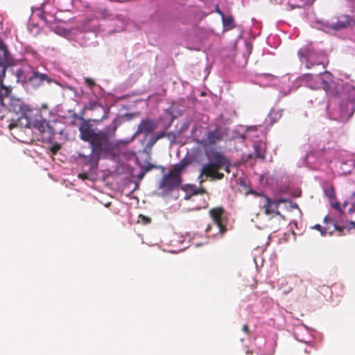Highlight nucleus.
Returning a JSON list of instances; mask_svg holds the SVG:
<instances>
[{"instance_id": "nucleus-1", "label": "nucleus", "mask_w": 355, "mask_h": 355, "mask_svg": "<svg viewBox=\"0 0 355 355\" xmlns=\"http://www.w3.org/2000/svg\"><path fill=\"white\" fill-rule=\"evenodd\" d=\"M298 56L307 69H313L315 73H308L299 77L296 83L304 84L312 89L322 88L325 93L331 96L328 109L334 104L330 114L334 120L347 121L355 111V86L342 80L335 82L332 75L325 71L328 62L326 55L315 50L311 43L302 47L298 51Z\"/></svg>"}, {"instance_id": "nucleus-2", "label": "nucleus", "mask_w": 355, "mask_h": 355, "mask_svg": "<svg viewBox=\"0 0 355 355\" xmlns=\"http://www.w3.org/2000/svg\"><path fill=\"white\" fill-rule=\"evenodd\" d=\"M118 125L114 119L108 126L96 132L88 122L83 121L80 123L78 128L80 138L89 143L92 151L88 156L79 154V157L84 159L83 162L89 166V170L96 169L100 158L108 156L117 145L114 139Z\"/></svg>"}, {"instance_id": "nucleus-3", "label": "nucleus", "mask_w": 355, "mask_h": 355, "mask_svg": "<svg viewBox=\"0 0 355 355\" xmlns=\"http://www.w3.org/2000/svg\"><path fill=\"white\" fill-rule=\"evenodd\" d=\"M205 155L208 162L202 164L198 180L200 184L204 182L207 178H210L212 180H221L224 175L219 173L220 169L224 168L230 173V163L229 160L220 153L214 148L205 149Z\"/></svg>"}, {"instance_id": "nucleus-4", "label": "nucleus", "mask_w": 355, "mask_h": 355, "mask_svg": "<svg viewBox=\"0 0 355 355\" xmlns=\"http://www.w3.org/2000/svg\"><path fill=\"white\" fill-rule=\"evenodd\" d=\"M346 154L347 153L343 150L312 151L309 152L299 164L300 166H304L312 170H323L334 159L345 163L347 159L344 157Z\"/></svg>"}, {"instance_id": "nucleus-5", "label": "nucleus", "mask_w": 355, "mask_h": 355, "mask_svg": "<svg viewBox=\"0 0 355 355\" xmlns=\"http://www.w3.org/2000/svg\"><path fill=\"white\" fill-rule=\"evenodd\" d=\"M18 83L24 87L37 89L42 86L44 82L51 83L53 79L47 74L39 72L37 69L29 65H24L15 72Z\"/></svg>"}, {"instance_id": "nucleus-6", "label": "nucleus", "mask_w": 355, "mask_h": 355, "mask_svg": "<svg viewBox=\"0 0 355 355\" xmlns=\"http://www.w3.org/2000/svg\"><path fill=\"white\" fill-rule=\"evenodd\" d=\"M8 53L6 46L0 39V98H1L3 105H6L8 99L12 98L10 96L11 89L5 87L3 84V79L5 76L8 62Z\"/></svg>"}, {"instance_id": "nucleus-7", "label": "nucleus", "mask_w": 355, "mask_h": 355, "mask_svg": "<svg viewBox=\"0 0 355 355\" xmlns=\"http://www.w3.org/2000/svg\"><path fill=\"white\" fill-rule=\"evenodd\" d=\"M101 16L105 19H108L112 21L111 26H113L114 28L110 31L112 33H119L123 31L128 28L129 26L134 25L131 23L130 19L124 15H116L112 17L111 14L106 9H103L100 11Z\"/></svg>"}, {"instance_id": "nucleus-8", "label": "nucleus", "mask_w": 355, "mask_h": 355, "mask_svg": "<svg viewBox=\"0 0 355 355\" xmlns=\"http://www.w3.org/2000/svg\"><path fill=\"white\" fill-rule=\"evenodd\" d=\"M182 179L168 173L163 176L159 182V188L162 190L160 195L166 196L177 191L181 187Z\"/></svg>"}, {"instance_id": "nucleus-9", "label": "nucleus", "mask_w": 355, "mask_h": 355, "mask_svg": "<svg viewBox=\"0 0 355 355\" xmlns=\"http://www.w3.org/2000/svg\"><path fill=\"white\" fill-rule=\"evenodd\" d=\"M15 127L35 128L40 132H44L48 127V124L45 120L40 119L33 120L28 115L27 117L19 118L17 121L9 125L10 130Z\"/></svg>"}, {"instance_id": "nucleus-10", "label": "nucleus", "mask_w": 355, "mask_h": 355, "mask_svg": "<svg viewBox=\"0 0 355 355\" xmlns=\"http://www.w3.org/2000/svg\"><path fill=\"white\" fill-rule=\"evenodd\" d=\"M209 214L213 220V224L209 225L206 232H209L213 227H216L217 232L212 234V236H216L218 233L223 234L226 231L224 225L223 210L222 208H214L209 211Z\"/></svg>"}, {"instance_id": "nucleus-11", "label": "nucleus", "mask_w": 355, "mask_h": 355, "mask_svg": "<svg viewBox=\"0 0 355 355\" xmlns=\"http://www.w3.org/2000/svg\"><path fill=\"white\" fill-rule=\"evenodd\" d=\"M226 135L225 130L221 127H217L214 130L209 131L205 138H203L199 143L205 149L212 148L211 146L221 141Z\"/></svg>"}, {"instance_id": "nucleus-12", "label": "nucleus", "mask_w": 355, "mask_h": 355, "mask_svg": "<svg viewBox=\"0 0 355 355\" xmlns=\"http://www.w3.org/2000/svg\"><path fill=\"white\" fill-rule=\"evenodd\" d=\"M6 105L10 107V110L19 115L17 119L27 117L32 111V108L30 106L25 104L21 99L14 97L9 98Z\"/></svg>"}, {"instance_id": "nucleus-13", "label": "nucleus", "mask_w": 355, "mask_h": 355, "mask_svg": "<svg viewBox=\"0 0 355 355\" xmlns=\"http://www.w3.org/2000/svg\"><path fill=\"white\" fill-rule=\"evenodd\" d=\"M314 330L307 326L300 324L295 327L293 335L296 340L302 343H309L313 339Z\"/></svg>"}, {"instance_id": "nucleus-14", "label": "nucleus", "mask_w": 355, "mask_h": 355, "mask_svg": "<svg viewBox=\"0 0 355 355\" xmlns=\"http://www.w3.org/2000/svg\"><path fill=\"white\" fill-rule=\"evenodd\" d=\"M258 196L263 198V202L261 207L265 209L264 212L266 215L275 214L284 218V216L279 211V204L276 199H272L263 193H259Z\"/></svg>"}, {"instance_id": "nucleus-15", "label": "nucleus", "mask_w": 355, "mask_h": 355, "mask_svg": "<svg viewBox=\"0 0 355 355\" xmlns=\"http://www.w3.org/2000/svg\"><path fill=\"white\" fill-rule=\"evenodd\" d=\"M156 126V123L153 120L150 118H145L142 119L138 125L137 130L134 134V137L140 134L148 135L155 130Z\"/></svg>"}, {"instance_id": "nucleus-16", "label": "nucleus", "mask_w": 355, "mask_h": 355, "mask_svg": "<svg viewBox=\"0 0 355 355\" xmlns=\"http://www.w3.org/2000/svg\"><path fill=\"white\" fill-rule=\"evenodd\" d=\"M97 22L92 19H88L84 24L82 25L81 31L77 35V40H80L85 39L87 36V32H91L93 35L94 33L97 29Z\"/></svg>"}, {"instance_id": "nucleus-17", "label": "nucleus", "mask_w": 355, "mask_h": 355, "mask_svg": "<svg viewBox=\"0 0 355 355\" xmlns=\"http://www.w3.org/2000/svg\"><path fill=\"white\" fill-rule=\"evenodd\" d=\"M275 80V77L269 73H263L257 78V83L262 87L270 86Z\"/></svg>"}, {"instance_id": "nucleus-18", "label": "nucleus", "mask_w": 355, "mask_h": 355, "mask_svg": "<svg viewBox=\"0 0 355 355\" xmlns=\"http://www.w3.org/2000/svg\"><path fill=\"white\" fill-rule=\"evenodd\" d=\"M347 26H350L355 29V20L349 16H345L343 19H340L338 21L335 28L336 29H339Z\"/></svg>"}, {"instance_id": "nucleus-19", "label": "nucleus", "mask_w": 355, "mask_h": 355, "mask_svg": "<svg viewBox=\"0 0 355 355\" xmlns=\"http://www.w3.org/2000/svg\"><path fill=\"white\" fill-rule=\"evenodd\" d=\"M187 166V162L184 160H182L174 165L169 173L177 178H181L182 173Z\"/></svg>"}, {"instance_id": "nucleus-20", "label": "nucleus", "mask_w": 355, "mask_h": 355, "mask_svg": "<svg viewBox=\"0 0 355 355\" xmlns=\"http://www.w3.org/2000/svg\"><path fill=\"white\" fill-rule=\"evenodd\" d=\"M73 0H53V3H57V8L59 11L70 10Z\"/></svg>"}, {"instance_id": "nucleus-21", "label": "nucleus", "mask_w": 355, "mask_h": 355, "mask_svg": "<svg viewBox=\"0 0 355 355\" xmlns=\"http://www.w3.org/2000/svg\"><path fill=\"white\" fill-rule=\"evenodd\" d=\"M254 149L257 157L263 159L265 157V152L266 149V144L264 142H254Z\"/></svg>"}, {"instance_id": "nucleus-22", "label": "nucleus", "mask_w": 355, "mask_h": 355, "mask_svg": "<svg viewBox=\"0 0 355 355\" xmlns=\"http://www.w3.org/2000/svg\"><path fill=\"white\" fill-rule=\"evenodd\" d=\"M282 114L281 110H274L272 109L269 113L268 117L266 118V121H270V125H272L275 123L279 119L281 118Z\"/></svg>"}, {"instance_id": "nucleus-23", "label": "nucleus", "mask_w": 355, "mask_h": 355, "mask_svg": "<svg viewBox=\"0 0 355 355\" xmlns=\"http://www.w3.org/2000/svg\"><path fill=\"white\" fill-rule=\"evenodd\" d=\"M53 29V31L61 36L68 37L69 39H71V34H72V30H68L64 28H62L60 26H55V27L52 28Z\"/></svg>"}, {"instance_id": "nucleus-24", "label": "nucleus", "mask_w": 355, "mask_h": 355, "mask_svg": "<svg viewBox=\"0 0 355 355\" xmlns=\"http://www.w3.org/2000/svg\"><path fill=\"white\" fill-rule=\"evenodd\" d=\"M183 189L184 190V191L186 193L185 196H184L185 200H189L191 198V196L196 195L198 193V190L194 185H190V184L186 185L183 188Z\"/></svg>"}, {"instance_id": "nucleus-25", "label": "nucleus", "mask_w": 355, "mask_h": 355, "mask_svg": "<svg viewBox=\"0 0 355 355\" xmlns=\"http://www.w3.org/2000/svg\"><path fill=\"white\" fill-rule=\"evenodd\" d=\"M217 12L222 16L223 26L226 28H230L233 27V19L230 16H225L223 13L217 9Z\"/></svg>"}, {"instance_id": "nucleus-26", "label": "nucleus", "mask_w": 355, "mask_h": 355, "mask_svg": "<svg viewBox=\"0 0 355 355\" xmlns=\"http://www.w3.org/2000/svg\"><path fill=\"white\" fill-rule=\"evenodd\" d=\"M50 1L51 0H46L43 2V3L42 4V12L44 13V14H49L50 15L51 17H53L54 18V19H57V17H54L53 15L51 14V12L48 9V5L50 3Z\"/></svg>"}, {"instance_id": "nucleus-27", "label": "nucleus", "mask_w": 355, "mask_h": 355, "mask_svg": "<svg viewBox=\"0 0 355 355\" xmlns=\"http://www.w3.org/2000/svg\"><path fill=\"white\" fill-rule=\"evenodd\" d=\"M324 221L325 223L330 222L334 224L335 229L337 230H340V225L338 224L337 222H336L332 218L329 217V216H326L324 218Z\"/></svg>"}, {"instance_id": "nucleus-28", "label": "nucleus", "mask_w": 355, "mask_h": 355, "mask_svg": "<svg viewBox=\"0 0 355 355\" xmlns=\"http://www.w3.org/2000/svg\"><path fill=\"white\" fill-rule=\"evenodd\" d=\"M98 106H99V104L96 101H89L87 104H86L85 105V109L94 110Z\"/></svg>"}, {"instance_id": "nucleus-29", "label": "nucleus", "mask_w": 355, "mask_h": 355, "mask_svg": "<svg viewBox=\"0 0 355 355\" xmlns=\"http://www.w3.org/2000/svg\"><path fill=\"white\" fill-rule=\"evenodd\" d=\"M324 193L330 199L334 198L335 196L334 191L332 187L326 188L324 189Z\"/></svg>"}, {"instance_id": "nucleus-30", "label": "nucleus", "mask_w": 355, "mask_h": 355, "mask_svg": "<svg viewBox=\"0 0 355 355\" xmlns=\"http://www.w3.org/2000/svg\"><path fill=\"white\" fill-rule=\"evenodd\" d=\"M331 206L338 210L340 214H342L343 213V211L340 208V203L338 202H331Z\"/></svg>"}, {"instance_id": "nucleus-31", "label": "nucleus", "mask_w": 355, "mask_h": 355, "mask_svg": "<svg viewBox=\"0 0 355 355\" xmlns=\"http://www.w3.org/2000/svg\"><path fill=\"white\" fill-rule=\"evenodd\" d=\"M157 139L156 138L155 136H154V135L151 136L148 141L147 146L152 147L157 142Z\"/></svg>"}, {"instance_id": "nucleus-32", "label": "nucleus", "mask_w": 355, "mask_h": 355, "mask_svg": "<svg viewBox=\"0 0 355 355\" xmlns=\"http://www.w3.org/2000/svg\"><path fill=\"white\" fill-rule=\"evenodd\" d=\"M344 228H347L348 230H351V229L355 228V222L354 221H350V222H349L347 224V225H343V226L340 225V230L344 229Z\"/></svg>"}, {"instance_id": "nucleus-33", "label": "nucleus", "mask_w": 355, "mask_h": 355, "mask_svg": "<svg viewBox=\"0 0 355 355\" xmlns=\"http://www.w3.org/2000/svg\"><path fill=\"white\" fill-rule=\"evenodd\" d=\"M289 202V205L288 206H286V208L288 210V211H291L294 209H297L298 208V205L295 203V202Z\"/></svg>"}, {"instance_id": "nucleus-34", "label": "nucleus", "mask_w": 355, "mask_h": 355, "mask_svg": "<svg viewBox=\"0 0 355 355\" xmlns=\"http://www.w3.org/2000/svg\"><path fill=\"white\" fill-rule=\"evenodd\" d=\"M78 178L83 180L90 179L89 175L86 173H81L78 174Z\"/></svg>"}, {"instance_id": "nucleus-35", "label": "nucleus", "mask_w": 355, "mask_h": 355, "mask_svg": "<svg viewBox=\"0 0 355 355\" xmlns=\"http://www.w3.org/2000/svg\"><path fill=\"white\" fill-rule=\"evenodd\" d=\"M314 228L319 230L321 232L322 236H324L327 233V231L325 230H323L322 227L320 225H315L314 226Z\"/></svg>"}, {"instance_id": "nucleus-36", "label": "nucleus", "mask_w": 355, "mask_h": 355, "mask_svg": "<svg viewBox=\"0 0 355 355\" xmlns=\"http://www.w3.org/2000/svg\"><path fill=\"white\" fill-rule=\"evenodd\" d=\"M279 205L282 203H287L289 202L288 199L286 198H275Z\"/></svg>"}, {"instance_id": "nucleus-37", "label": "nucleus", "mask_w": 355, "mask_h": 355, "mask_svg": "<svg viewBox=\"0 0 355 355\" xmlns=\"http://www.w3.org/2000/svg\"><path fill=\"white\" fill-rule=\"evenodd\" d=\"M165 132L164 131H162V132H158L157 135H155V136L156 137V138L157 139V140H159V139H162L163 138L164 136H165Z\"/></svg>"}, {"instance_id": "nucleus-38", "label": "nucleus", "mask_w": 355, "mask_h": 355, "mask_svg": "<svg viewBox=\"0 0 355 355\" xmlns=\"http://www.w3.org/2000/svg\"><path fill=\"white\" fill-rule=\"evenodd\" d=\"M85 81L90 87H92L94 85V81L90 78H85Z\"/></svg>"}, {"instance_id": "nucleus-39", "label": "nucleus", "mask_w": 355, "mask_h": 355, "mask_svg": "<svg viewBox=\"0 0 355 355\" xmlns=\"http://www.w3.org/2000/svg\"><path fill=\"white\" fill-rule=\"evenodd\" d=\"M292 90V88L288 87V89H281V92H282L284 94V95H286L288 94Z\"/></svg>"}, {"instance_id": "nucleus-40", "label": "nucleus", "mask_w": 355, "mask_h": 355, "mask_svg": "<svg viewBox=\"0 0 355 355\" xmlns=\"http://www.w3.org/2000/svg\"><path fill=\"white\" fill-rule=\"evenodd\" d=\"M172 242L173 243L177 242L178 243H180V244H184V243L185 242V240L182 239L181 237H178V239L173 240V241H172Z\"/></svg>"}, {"instance_id": "nucleus-41", "label": "nucleus", "mask_w": 355, "mask_h": 355, "mask_svg": "<svg viewBox=\"0 0 355 355\" xmlns=\"http://www.w3.org/2000/svg\"><path fill=\"white\" fill-rule=\"evenodd\" d=\"M313 347L309 345L305 349H304V352L306 353V354H311V353H313Z\"/></svg>"}, {"instance_id": "nucleus-42", "label": "nucleus", "mask_w": 355, "mask_h": 355, "mask_svg": "<svg viewBox=\"0 0 355 355\" xmlns=\"http://www.w3.org/2000/svg\"><path fill=\"white\" fill-rule=\"evenodd\" d=\"M243 331L246 333V334H248L249 333V328H248V326L247 324H245L243 327Z\"/></svg>"}, {"instance_id": "nucleus-43", "label": "nucleus", "mask_w": 355, "mask_h": 355, "mask_svg": "<svg viewBox=\"0 0 355 355\" xmlns=\"http://www.w3.org/2000/svg\"><path fill=\"white\" fill-rule=\"evenodd\" d=\"M289 81H290L289 77H288L287 76H285L282 78L283 83H286V82H289Z\"/></svg>"}, {"instance_id": "nucleus-44", "label": "nucleus", "mask_w": 355, "mask_h": 355, "mask_svg": "<svg viewBox=\"0 0 355 355\" xmlns=\"http://www.w3.org/2000/svg\"><path fill=\"white\" fill-rule=\"evenodd\" d=\"M187 247H188V245H184V246H182V248L181 249L179 250V251H171V252L177 253L178 252H180V251L183 250L184 249H186Z\"/></svg>"}, {"instance_id": "nucleus-45", "label": "nucleus", "mask_w": 355, "mask_h": 355, "mask_svg": "<svg viewBox=\"0 0 355 355\" xmlns=\"http://www.w3.org/2000/svg\"><path fill=\"white\" fill-rule=\"evenodd\" d=\"M142 218L145 221V223H146L150 222V219L146 217V216H143Z\"/></svg>"}, {"instance_id": "nucleus-46", "label": "nucleus", "mask_w": 355, "mask_h": 355, "mask_svg": "<svg viewBox=\"0 0 355 355\" xmlns=\"http://www.w3.org/2000/svg\"><path fill=\"white\" fill-rule=\"evenodd\" d=\"M193 245H194L196 247H199V246H200L202 244H201V243H193Z\"/></svg>"}, {"instance_id": "nucleus-47", "label": "nucleus", "mask_w": 355, "mask_h": 355, "mask_svg": "<svg viewBox=\"0 0 355 355\" xmlns=\"http://www.w3.org/2000/svg\"><path fill=\"white\" fill-rule=\"evenodd\" d=\"M355 198V192H354L352 195L351 199L353 200ZM355 202V200H354Z\"/></svg>"}, {"instance_id": "nucleus-48", "label": "nucleus", "mask_w": 355, "mask_h": 355, "mask_svg": "<svg viewBox=\"0 0 355 355\" xmlns=\"http://www.w3.org/2000/svg\"><path fill=\"white\" fill-rule=\"evenodd\" d=\"M80 44H81V45H87V42H80Z\"/></svg>"}, {"instance_id": "nucleus-49", "label": "nucleus", "mask_w": 355, "mask_h": 355, "mask_svg": "<svg viewBox=\"0 0 355 355\" xmlns=\"http://www.w3.org/2000/svg\"><path fill=\"white\" fill-rule=\"evenodd\" d=\"M253 129H256V127H250L248 130H252Z\"/></svg>"}, {"instance_id": "nucleus-50", "label": "nucleus", "mask_w": 355, "mask_h": 355, "mask_svg": "<svg viewBox=\"0 0 355 355\" xmlns=\"http://www.w3.org/2000/svg\"><path fill=\"white\" fill-rule=\"evenodd\" d=\"M46 107H47V105H46V104H44V105H42V108L46 109Z\"/></svg>"}, {"instance_id": "nucleus-51", "label": "nucleus", "mask_w": 355, "mask_h": 355, "mask_svg": "<svg viewBox=\"0 0 355 355\" xmlns=\"http://www.w3.org/2000/svg\"><path fill=\"white\" fill-rule=\"evenodd\" d=\"M347 202H345L344 204H343V207H345L347 206Z\"/></svg>"}, {"instance_id": "nucleus-52", "label": "nucleus", "mask_w": 355, "mask_h": 355, "mask_svg": "<svg viewBox=\"0 0 355 355\" xmlns=\"http://www.w3.org/2000/svg\"><path fill=\"white\" fill-rule=\"evenodd\" d=\"M110 205V202H108V203L105 204V207H109Z\"/></svg>"}, {"instance_id": "nucleus-53", "label": "nucleus", "mask_w": 355, "mask_h": 355, "mask_svg": "<svg viewBox=\"0 0 355 355\" xmlns=\"http://www.w3.org/2000/svg\"><path fill=\"white\" fill-rule=\"evenodd\" d=\"M353 209H354V208H353V207H351V208L349 209V211H350V212H352V211H353Z\"/></svg>"}, {"instance_id": "nucleus-54", "label": "nucleus", "mask_w": 355, "mask_h": 355, "mask_svg": "<svg viewBox=\"0 0 355 355\" xmlns=\"http://www.w3.org/2000/svg\"><path fill=\"white\" fill-rule=\"evenodd\" d=\"M44 18H45V20H46V21H48V19H46V16L44 17Z\"/></svg>"}, {"instance_id": "nucleus-55", "label": "nucleus", "mask_w": 355, "mask_h": 355, "mask_svg": "<svg viewBox=\"0 0 355 355\" xmlns=\"http://www.w3.org/2000/svg\"><path fill=\"white\" fill-rule=\"evenodd\" d=\"M106 117L105 116V114H104V116H103V119H105Z\"/></svg>"}]
</instances>
